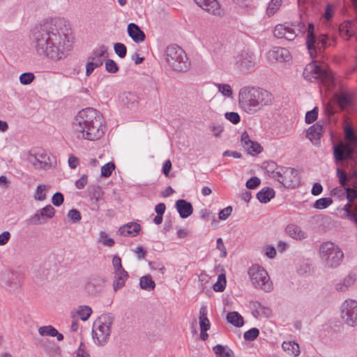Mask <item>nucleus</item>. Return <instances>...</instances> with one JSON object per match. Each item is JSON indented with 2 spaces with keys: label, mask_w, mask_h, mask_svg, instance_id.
<instances>
[{
  "label": "nucleus",
  "mask_w": 357,
  "mask_h": 357,
  "mask_svg": "<svg viewBox=\"0 0 357 357\" xmlns=\"http://www.w3.org/2000/svg\"><path fill=\"white\" fill-rule=\"evenodd\" d=\"M32 44L36 54L53 61L65 59L71 50L68 36L56 23L47 22L34 29Z\"/></svg>",
  "instance_id": "f257e3e1"
},
{
  "label": "nucleus",
  "mask_w": 357,
  "mask_h": 357,
  "mask_svg": "<svg viewBox=\"0 0 357 357\" xmlns=\"http://www.w3.org/2000/svg\"><path fill=\"white\" fill-rule=\"evenodd\" d=\"M72 128L73 135L79 139L94 141L100 139L104 134L102 117L96 109L91 107L78 112Z\"/></svg>",
  "instance_id": "f03ea898"
},
{
  "label": "nucleus",
  "mask_w": 357,
  "mask_h": 357,
  "mask_svg": "<svg viewBox=\"0 0 357 357\" xmlns=\"http://www.w3.org/2000/svg\"><path fill=\"white\" fill-rule=\"evenodd\" d=\"M273 96L268 91L255 86H245L239 89L238 104L242 111L254 114L272 103Z\"/></svg>",
  "instance_id": "7ed1b4c3"
},
{
  "label": "nucleus",
  "mask_w": 357,
  "mask_h": 357,
  "mask_svg": "<svg viewBox=\"0 0 357 357\" xmlns=\"http://www.w3.org/2000/svg\"><path fill=\"white\" fill-rule=\"evenodd\" d=\"M305 79L310 82L319 79L327 90H331L335 84V80L333 73L327 65L317 64V61L307 64L303 71Z\"/></svg>",
  "instance_id": "20e7f679"
},
{
  "label": "nucleus",
  "mask_w": 357,
  "mask_h": 357,
  "mask_svg": "<svg viewBox=\"0 0 357 357\" xmlns=\"http://www.w3.org/2000/svg\"><path fill=\"white\" fill-rule=\"evenodd\" d=\"M314 26L309 23L307 29L306 45L312 59H314L318 54L321 53L326 47L335 44V38H329L326 34H321L317 38L314 34Z\"/></svg>",
  "instance_id": "39448f33"
},
{
  "label": "nucleus",
  "mask_w": 357,
  "mask_h": 357,
  "mask_svg": "<svg viewBox=\"0 0 357 357\" xmlns=\"http://www.w3.org/2000/svg\"><path fill=\"white\" fill-rule=\"evenodd\" d=\"M114 317L111 313L100 315L94 322L92 334L94 342L98 346L105 345L110 336L111 327Z\"/></svg>",
  "instance_id": "423d86ee"
},
{
  "label": "nucleus",
  "mask_w": 357,
  "mask_h": 357,
  "mask_svg": "<svg viewBox=\"0 0 357 357\" xmlns=\"http://www.w3.org/2000/svg\"><path fill=\"white\" fill-rule=\"evenodd\" d=\"M319 256L326 266L336 268L342 263L344 253L337 245L326 241L320 245Z\"/></svg>",
  "instance_id": "0eeeda50"
},
{
  "label": "nucleus",
  "mask_w": 357,
  "mask_h": 357,
  "mask_svg": "<svg viewBox=\"0 0 357 357\" xmlns=\"http://www.w3.org/2000/svg\"><path fill=\"white\" fill-rule=\"evenodd\" d=\"M165 59L172 69L185 71L188 69L189 61L185 51L178 45H169L165 51Z\"/></svg>",
  "instance_id": "6e6552de"
},
{
  "label": "nucleus",
  "mask_w": 357,
  "mask_h": 357,
  "mask_svg": "<svg viewBox=\"0 0 357 357\" xmlns=\"http://www.w3.org/2000/svg\"><path fill=\"white\" fill-rule=\"evenodd\" d=\"M248 274L255 288L260 289L265 292H271L273 289V282L267 271L262 266L252 265L248 268Z\"/></svg>",
  "instance_id": "1a4fd4ad"
},
{
  "label": "nucleus",
  "mask_w": 357,
  "mask_h": 357,
  "mask_svg": "<svg viewBox=\"0 0 357 357\" xmlns=\"http://www.w3.org/2000/svg\"><path fill=\"white\" fill-rule=\"evenodd\" d=\"M256 64V56L252 51L244 48L236 52L234 56L233 65L235 70L241 74L252 72Z\"/></svg>",
  "instance_id": "9d476101"
},
{
  "label": "nucleus",
  "mask_w": 357,
  "mask_h": 357,
  "mask_svg": "<svg viewBox=\"0 0 357 357\" xmlns=\"http://www.w3.org/2000/svg\"><path fill=\"white\" fill-rule=\"evenodd\" d=\"M28 160L36 169L48 170L52 167L50 155L41 149L32 151L29 154Z\"/></svg>",
  "instance_id": "9b49d317"
},
{
  "label": "nucleus",
  "mask_w": 357,
  "mask_h": 357,
  "mask_svg": "<svg viewBox=\"0 0 357 357\" xmlns=\"http://www.w3.org/2000/svg\"><path fill=\"white\" fill-rule=\"evenodd\" d=\"M341 317L343 321L350 326L357 325V301L346 300L342 305Z\"/></svg>",
  "instance_id": "f8f14e48"
},
{
  "label": "nucleus",
  "mask_w": 357,
  "mask_h": 357,
  "mask_svg": "<svg viewBox=\"0 0 357 357\" xmlns=\"http://www.w3.org/2000/svg\"><path fill=\"white\" fill-rule=\"evenodd\" d=\"M54 208L51 205H47L43 208L38 210L36 213L29 218L28 221L30 225H45L49 219L54 216Z\"/></svg>",
  "instance_id": "ddd939ff"
},
{
  "label": "nucleus",
  "mask_w": 357,
  "mask_h": 357,
  "mask_svg": "<svg viewBox=\"0 0 357 357\" xmlns=\"http://www.w3.org/2000/svg\"><path fill=\"white\" fill-rule=\"evenodd\" d=\"M274 36L278 38H284L287 40H293L298 36L295 28L292 24H280L275 26L273 31Z\"/></svg>",
  "instance_id": "4468645a"
},
{
  "label": "nucleus",
  "mask_w": 357,
  "mask_h": 357,
  "mask_svg": "<svg viewBox=\"0 0 357 357\" xmlns=\"http://www.w3.org/2000/svg\"><path fill=\"white\" fill-rule=\"evenodd\" d=\"M282 173V184L284 187L294 188L299 184L300 180L298 172L296 169L291 167H285Z\"/></svg>",
  "instance_id": "2eb2a0df"
},
{
  "label": "nucleus",
  "mask_w": 357,
  "mask_h": 357,
  "mask_svg": "<svg viewBox=\"0 0 357 357\" xmlns=\"http://www.w3.org/2000/svg\"><path fill=\"white\" fill-rule=\"evenodd\" d=\"M203 10L214 15H221L223 10L217 0H193Z\"/></svg>",
  "instance_id": "dca6fc26"
},
{
  "label": "nucleus",
  "mask_w": 357,
  "mask_h": 357,
  "mask_svg": "<svg viewBox=\"0 0 357 357\" xmlns=\"http://www.w3.org/2000/svg\"><path fill=\"white\" fill-rule=\"evenodd\" d=\"M333 154L336 161H342L351 157L353 149L350 144H340L333 146Z\"/></svg>",
  "instance_id": "f3484780"
},
{
  "label": "nucleus",
  "mask_w": 357,
  "mask_h": 357,
  "mask_svg": "<svg viewBox=\"0 0 357 357\" xmlns=\"http://www.w3.org/2000/svg\"><path fill=\"white\" fill-rule=\"evenodd\" d=\"M241 142L242 146L249 154H258L263 150L261 146L259 143L250 140L247 132H243L241 134Z\"/></svg>",
  "instance_id": "a211bd4d"
},
{
  "label": "nucleus",
  "mask_w": 357,
  "mask_h": 357,
  "mask_svg": "<svg viewBox=\"0 0 357 357\" xmlns=\"http://www.w3.org/2000/svg\"><path fill=\"white\" fill-rule=\"evenodd\" d=\"M24 280L23 274L13 271L6 282V287L9 291L15 292L20 289Z\"/></svg>",
  "instance_id": "6ab92c4d"
},
{
  "label": "nucleus",
  "mask_w": 357,
  "mask_h": 357,
  "mask_svg": "<svg viewBox=\"0 0 357 357\" xmlns=\"http://www.w3.org/2000/svg\"><path fill=\"white\" fill-rule=\"evenodd\" d=\"M268 58L270 61L284 62L289 59L290 53L286 48L274 47L268 52Z\"/></svg>",
  "instance_id": "aec40b11"
},
{
  "label": "nucleus",
  "mask_w": 357,
  "mask_h": 357,
  "mask_svg": "<svg viewBox=\"0 0 357 357\" xmlns=\"http://www.w3.org/2000/svg\"><path fill=\"white\" fill-rule=\"evenodd\" d=\"M176 207L182 218H188L193 212L192 204L185 199H178L176 201Z\"/></svg>",
  "instance_id": "412c9836"
},
{
  "label": "nucleus",
  "mask_w": 357,
  "mask_h": 357,
  "mask_svg": "<svg viewBox=\"0 0 357 357\" xmlns=\"http://www.w3.org/2000/svg\"><path fill=\"white\" fill-rule=\"evenodd\" d=\"M128 34L135 43H141L145 40V34L140 28L134 23L128 25Z\"/></svg>",
  "instance_id": "4be33fe9"
},
{
  "label": "nucleus",
  "mask_w": 357,
  "mask_h": 357,
  "mask_svg": "<svg viewBox=\"0 0 357 357\" xmlns=\"http://www.w3.org/2000/svg\"><path fill=\"white\" fill-rule=\"evenodd\" d=\"M141 226L136 222H130L122 227L118 230V234L121 236H135L140 231Z\"/></svg>",
  "instance_id": "5701e85b"
},
{
  "label": "nucleus",
  "mask_w": 357,
  "mask_h": 357,
  "mask_svg": "<svg viewBox=\"0 0 357 357\" xmlns=\"http://www.w3.org/2000/svg\"><path fill=\"white\" fill-rule=\"evenodd\" d=\"M286 233L295 240H303L307 237L305 231H303L298 225L290 224L285 229Z\"/></svg>",
  "instance_id": "b1692460"
},
{
  "label": "nucleus",
  "mask_w": 357,
  "mask_h": 357,
  "mask_svg": "<svg viewBox=\"0 0 357 357\" xmlns=\"http://www.w3.org/2000/svg\"><path fill=\"white\" fill-rule=\"evenodd\" d=\"M91 314L92 309L88 305H79L70 312L72 319H75L77 316L84 321L88 320Z\"/></svg>",
  "instance_id": "393cba45"
},
{
  "label": "nucleus",
  "mask_w": 357,
  "mask_h": 357,
  "mask_svg": "<svg viewBox=\"0 0 357 357\" xmlns=\"http://www.w3.org/2000/svg\"><path fill=\"white\" fill-rule=\"evenodd\" d=\"M356 279L354 274L349 273L342 280L335 284L336 290L342 292L347 291L354 284Z\"/></svg>",
  "instance_id": "a878e982"
},
{
  "label": "nucleus",
  "mask_w": 357,
  "mask_h": 357,
  "mask_svg": "<svg viewBox=\"0 0 357 357\" xmlns=\"http://www.w3.org/2000/svg\"><path fill=\"white\" fill-rule=\"evenodd\" d=\"M128 277V273L126 271L114 272V280L113 283V288L115 291L124 287L126 281Z\"/></svg>",
  "instance_id": "bb28decb"
},
{
  "label": "nucleus",
  "mask_w": 357,
  "mask_h": 357,
  "mask_svg": "<svg viewBox=\"0 0 357 357\" xmlns=\"http://www.w3.org/2000/svg\"><path fill=\"white\" fill-rule=\"evenodd\" d=\"M322 132V125L319 123H317L307 129V137L311 141L317 140L321 136Z\"/></svg>",
  "instance_id": "cd10ccee"
},
{
  "label": "nucleus",
  "mask_w": 357,
  "mask_h": 357,
  "mask_svg": "<svg viewBox=\"0 0 357 357\" xmlns=\"http://www.w3.org/2000/svg\"><path fill=\"white\" fill-rule=\"evenodd\" d=\"M275 196V191L271 188H264L257 194V197L261 203H267Z\"/></svg>",
  "instance_id": "c85d7f7f"
},
{
  "label": "nucleus",
  "mask_w": 357,
  "mask_h": 357,
  "mask_svg": "<svg viewBox=\"0 0 357 357\" xmlns=\"http://www.w3.org/2000/svg\"><path fill=\"white\" fill-rule=\"evenodd\" d=\"M213 351L218 357H234V353L227 345L217 344L213 347Z\"/></svg>",
  "instance_id": "c756f323"
},
{
  "label": "nucleus",
  "mask_w": 357,
  "mask_h": 357,
  "mask_svg": "<svg viewBox=\"0 0 357 357\" xmlns=\"http://www.w3.org/2000/svg\"><path fill=\"white\" fill-rule=\"evenodd\" d=\"M137 99L136 95L131 92H123L119 96L120 102L128 107L135 106Z\"/></svg>",
  "instance_id": "7c9ffc66"
},
{
  "label": "nucleus",
  "mask_w": 357,
  "mask_h": 357,
  "mask_svg": "<svg viewBox=\"0 0 357 357\" xmlns=\"http://www.w3.org/2000/svg\"><path fill=\"white\" fill-rule=\"evenodd\" d=\"M226 319L229 324L236 327H241L244 324L243 317L237 312H228Z\"/></svg>",
  "instance_id": "2f4dec72"
},
{
  "label": "nucleus",
  "mask_w": 357,
  "mask_h": 357,
  "mask_svg": "<svg viewBox=\"0 0 357 357\" xmlns=\"http://www.w3.org/2000/svg\"><path fill=\"white\" fill-rule=\"evenodd\" d=\"M207 307L202 305L199 310V323L200 328L210 329L211 324L207 317Z\"/></svg>",
  "instance_id": "473e14b6"
},
{
  "label": "nucleus",
  "mask_w": 357,
  "mask_h": 357,
  "mask_svg": "<svg viewBox=\"0 0 357 357\" xmlns=\"http://www.w3.org/2000/svg\"><path fill=\"white\" fill-rule=\"evenodd\" d=\"M139 286L143 290L153 291L155 287V282L150 275H144L139 279Z\"/></svg>",
  "instance_id": "72a5a7b5"
},
{
  "label": "nucleus",
  "mask_w": 357,
  "mask_h": 357,
  "mask_svg": "<svg viewBox=\"0 0 357 357\" xmlns=\"http://www.w3.org/2000/svg\"><path fill=\"white\" fill-rule=\"evenodd\" d=\"M282 347L284 351L288 352L289 354L294 355V356H298L301 352L298 344L294 342H284L282 344Z\"/></svg>",
  "instance_id": "f704fd0d"
},
{
  "label": "nucleus",
  "mask_w": 357,
  "mask_h": 357,
  "mask_svg": "<svg viewBox=\"0 0 357 357\" xmlns=\"http://www.w3.org/2000/svg\"><path fill=\"white\" fill-rule=\"evenodd\" d=\"M336 98L342 109H344L351 105L352 97L349 93L342 92L336 95Z\"/></svg>",
  "instance_id": "c9c22d12"
},
{
  "label": "nucleus",
  "mask_w": 357,
  "mask_h": 357,
  "mask_svg": "<svg viewBox=\"0 0 357 357\" xmlns=\"http://www.w3.org/2000/svg\"><path fill=\"white\" fill-rule=\"evenodd\" d=\"M214 86L217 88L218 92L225 98H232L233 90L229 84L214 83Z\"/></svg>",
  "instance_id": "e433bc0d"
},
{
  "label": "nucleus",
  "mask_w": 357,
  "mask_h": 357,
  "mask_svg": "<svg viewBox=\"0 0 357 357\" xmlns=\"http://www.w3.org/2000/svg\"><path fill=\"white\" fill-rule=\"evenodd\" d=\"M352 205L349 203L347 204L344 206V211L347 217L349 218V220L357 225V204L355 205L354 208H351Z\"/></svg>",
  "instance_id": "4c0bfd02"
},
{
  "label": "nucleus",
  "mask_w": 357,
  "mask_h": 357,
  "mask_svg": "<svg viewBox=\"0 0 357 357\" xmlns=\"http://www.w3.org/2000/svg\"><path fill=\"white\" fill-rule=\"evenodd\" d=\"M102 63H103L101 61V60H98L93 56H91L86 66V75L89 76L96 68L101 66Z\"/></svg>",
  "instance_id": "58836bf2"
},
{
  "label": "nucleus",
  "mask_w": 357,
  "mask_h": 357,
  "mask_svg": "<svg viewBox=\"0 0 357 357\" xmlns=\"http://www.w3.org/2000/svg\"><path fill=\"white\" fill-rule=\"evenodd\" d=\"M282 2V0H271L266 8L267 15L269 17L274 15L281 7Z\"/></svg>",
  "instance_id": "ea45409f"
},
{
  "label": "nucleus",
  "mask_w": 357,
  "mask_h": 357,
  "mask_svg": "<svg viewBox=\"0 0 357 357\" xmlns=\"http://www.w3.org/2000/svg\"><path fill=\"white\" fill-rule=\"evenodd\" d=\"M91 56L103 62L104 59L107 56V47L104 45H100L93 50Z\"/></svg>",
  "instance_id": "a19ab883"
},
{
  "label": "nucleus",
  "mask_w": 357,
  "mask_h": 357,
  "mask_svg": "<svg viewBox=\"0 0 357 357\" xmlns=\"http://www.w3.org/2000/svg\"><path fill=\"white\" fill-rule=\"evenodd\" d=\"M48 186L45 185H38L36 189L34 198L38 201H44L46 199V192Z\"/></svg>",
  "instance_id": "79ce46f5"
},
{
  "label": "nucleus",
  "mask_w": 357,
  "mask_h": 357,
  "mask_svg": "<svg viewBox=\"0 0 357 357\" xmlns=\"http://www.w3.org/2000/svg\"><path fill=\"white\" fill-rule=\"evenodd\" d=\"M226 287V277L225 274H220L217 282L213 284V289L215 291L222 292Z\"/></svg>",
  "instance_id": "37998d69"
},
{
  "label": "nucleus",
  "mask_w": 357,
  "mask_h": 357,
  "mask_svg": "<svg viewBox=\"0 0 357 357\" xmlns=\"http://www.w3.org/2000/svg\"><path fill=\"white\" fill-rule=\"evenodd\" d=\"M333 200L330 197H323L317 199L313 204V207L317 209H324L331 205Z\"/></svg>",
  "instance_id": "c03bdc74"
},
{
  "label": "nucleus",
  "mask_w": 357,
  "mask_h": 357,
  "mask_svg": "<svg viewBox=\"0 0 357 357\" xmlns=\"http://www.w3.org/2000/svg\"><path fill=\"white\" fill-rule=\"evenodd\" d=\"M38 333L42 336L54 337L57 333V330L52 326H45L39 328Z\"/></svg>",
  "instance_id": "a18cd8bd"
},
{
  "label": "nucleus",
  "mask_w": 357,
  "mask_h": 357,
  "mask_svg": "<svg viewBox=\"0 0 357 357\" xmlns=\"http://www.w3.org/2000/svg\"><path fill=\"white\" fill-rule=\"evenodd\" d=\"M336 7L332 3H327L324 9L323 17L325 20L330 21L333 17L335 13Z\"/></svg>",
  "instance_id": "49530a36"
},
{
  "label": "nucleus",
  "mask_w": 357,
  "mask_h": 357,
  "mask_svg": "<svg viewBox=\"0 0 357 357\" xmlns=\"http://www.w3.org/2000/svg\"><path fill=\"white\" fill-rule=\"evenodd\" d=\"M89 195L91 200L98 204L102 199L103 192L100 187H93Z\"/></svg>",
  "instance_id": "de8ad7c7"
},
{
  "label": "nucleus",
  "mask_w": 357,
  "mask_h": 357,
  "mask_svg": "<svg viewBox=\"0 0 357 357\" xmlns=\"http://www.w3.org/2000/svg\"><path fill=\"white\" fill-rule=\"evenodd\" d=\"M99 242L107 247H112L114 245V240L109 238L105 231L100 232Z\"/></svg>",
  "instance_id": "09e8293b"
},
{
  "label": "nucleus",
  "mask_w": 357,
  "mask_h": 357,
  "mask_svg": "<svg viewBox=\"0 0 357 357\" xmlns=\"http://www.w3.org/2000/svg\"><path fill=\"white\" fill-rule=\"evenodd\" d=\"M35 79V75L33 73H24L20 75L19 79L22 84L28 85L31 84Z\"/></svg>",
  "instance_id": "8fccbe9b"
},
{
  "label": "nucleus",
  "mask_w": 357,
  "mask_h": 357,
  "mask_svg": "<svg viewBox=\"0 0 357 357\" xmlns=\"http://www.w3.org/2000/svg\"><path fill=\"white\" fill-rule=\"evenodd\" d=\"M253 307L254 308L257 309V310H259V312L264 317H268L271 314V311L270 308L263 305L259 302L254 303Z\"/></svg>",
  "instance_id": "3c124183"
},
{
  "label": "nucleus",
  "mask_w": 357,
  "mask_h": 357,
  "mask_svg": "<svg viewBox=\"0 0 357 357\" xmlns=\"http://www.w3.org/2000/svg\"><path fill=\"white\" fill-rule=\"evenodd\" d=\"M115 165L112 162H107L101 167V175L103 177H109L112 171L114 169Z\"/></svg>",
  "instance_id": "603ef678"
},
{
  "label": "nucleus",
  "mask_w": 357,
  "mask_h": 357,
  "mask_svg": "<svg viewBox=\"0 0 357 357\" xmlns=\"http://www.w3.org/2000/svg\"><path fill=\"white\" fill-rule=\"evenodd\" d=\"M259 335V329L252 328L245 332L243 334V338L248 341H252L255 340Z\"/></svg>",
  "instance_id": "864d4df0"
},
{
  "label": "nucleus",
  "mask_w": 357,
  "mask_h": 357,
  "mask_svg": "<svg viewBox=\"0 0 357 357\" xmlns=\"http://www.w3.org/2000/svg\"><path fill=\"white\" fill-rule=\"evenodd\" d=\"M115 53L120 57L124 58L127 54V48L126 45L121 43H116L114 45Z\"/></svg>",
  "instance_id": "5fc2aeb1"
},
{
  "label": "nucleus",
  "mask_w": 357,
  "mask_h": 357,
  "mask_svg": "<svg viewBox=\"0 0 357 357\" xmlns=\"http://www.w3.org/2000/svg\"><path fill=\"white\" fill-rule=\"evenodd\" d=\"M336 176L338 178L339 183L342 187H345L348 181V176L345 172L337 168L336 170Z\"/></svg>",
  "instance_id": "6e6d98bb"
},
{
  "label": "nucleus",
  "mask_w": 357,
  "mask_h": 357,
  "mask_svg": "<svg viewBox=\"0 0 357 357\" xmlns=\"http://www.w3.org/2000/svg\"><path fill=\"white\" fill-rule=\"evenodd\" d=\"M105 69L108 73H115L119 70V67L114 61L108 59L105 61Z\"/></svg>",
  "instance_id": "4d7b16f0"
},
{
  "label": "nucleus",
  "mask_w": 357,
  "mask_h": 357,
  "mask_svg": "<svg viewBox=\"0 0 357 357\" xmlns=\"http://www.w3.org/2000/svg\"><path fill=\"white\" fill-rule=\"evenodd\" d=\"M225 117L234 124H237L241 121L240 115L237 112H230L225 114Z\"/></svg>",
  "instance_id": "13d9d810"
},
{
  "label": "nucleus",
  "mask_w": 357,
  "mask_h": 357,
  "mask_svg": "<svg viewBox=\"0 0 357 357\" xmlns=\"http://www.w3.org/2000/svg\"><path fill=\"white\" fill-rule=\"evenodd\" d=\"M344 134L346 140L349 141L350 142L349 144L352 146L357 139V136L355 135L353 129L350 127H346Z\"/></svg>",
  "instance_id": "bf43d9fd"
},
{
  "label": "nucleus",
  "mask_w": 357,
  "mask_h": 357,
  "mask_svg": "<svg viewBox=\"0 0 357 357\" xmlns=\"http://www.w3.org/2000/svg\"><path fill=\"white\" fill-rule=\"evenodd\" d=\"M67 215L75 223L79 222L82 218L80 212L77 209L70 210Z\"/></svg>",
  "instance_id": "052dcab7"
},
{
  "label": "nucleus",
  "mask_w": 357,
  "mask_h": 357,
  "mask_svg": "<svg viewBox=\"0 0 357 357\" xmlns=\"http://www.w3.org/2000/svg\"><path fill=\"white\" fill-rule=\"evenodd\" d=\"M345 188L346 187H342L341 185L340 187H336L331 190V195L342 199L346 195Z\"/></svg>",
  "instance_id": "680f3d73"
},
{
  "label": "nucleus",
  "mask_w": 357,
  "mask_h": 357,
  "mask_svg": "<svg viewBox=\"0 0 357 357\" xmlns=\"http://www.w3.org/2000/svg\"><path fill=\"white\" fill-rule=\"evenodd\" d=\"M231 212L232 207L231 206H228L220 211L218 213V218L221 220H225L229 217Z\"/></svg>",
  "instance_id": "e2e57ef3"
},
{
  "label": "nucleus",
  "mask_w": 357,
  "mask_h": 357,
  "mask_svg": "<svg viewBox=\"0 0 357 357\" xmlns=\"http://www.w3.org/2000/svg\"><path fill=\"white\" fill-rule=\"evenodd\" d=\"M317 115L318 111L317 108H314L311 111L307 112L305 114V122L307 123H311L314 122L317 119Z\"/></svg>",
  "instance_id": "0e129e2a"
},
{
  "label": "nucleus",
  "mask_w": 357,
  "mask_h": 357,
  "mask_svg": "<svg viewBox=\"0 0 357 357\" xmlns=\"http://www.w3.org/2000/svg\"><path fill=\"white\" fill-rule=\"evenodd\" d=\"M346 197L349 202H351L357 199V190L354 188L347 187L345 188Z\"/></svg>",
  "instance_id": "69168bd1"
},
{
  "label": "nucleus",
  "mask_w": 357,
  "mask_h": 357,
  "mask_svg": "<svg viewBox=\"0 0 357 357\" xmlns=\"http://www.w3.org/2000/svg\"><path fill=\"white\" fill-rule=\"evenodd\" d=\"M216 248L220 251V257H225L227 255V249L224 245L222 238H218L216 241Z\"/></svg>",
  "instance_id": "338daca9"
},
{
  "label": "nucleus",
  "mask_w": 357,
  "mask_h": 357,
  "mask_svg": "<svg viewBox=\"0 0 357 357\" xmlns=\"http://www.w3.org/2000/svg\"><path fill=\"white\" fill-rule=\"evenodd\" d=\"M63 195L61 192H56L52 198V202L56 206H61L63 204Z\"/></svg>",
  "instance_id": "774afa93"
}]
</instances>
